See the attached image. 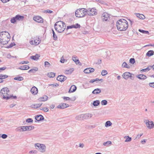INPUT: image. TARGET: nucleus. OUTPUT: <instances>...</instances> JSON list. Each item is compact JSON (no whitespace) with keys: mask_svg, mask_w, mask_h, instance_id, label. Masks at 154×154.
Returning a JSON list of instances; mask_svg holds the SVG:
<instances>
[{"mask_svg":"<svg viewBox=\"0 0 154 154\" xmlns=\"http://www.w3.org/2000/svg\"><path fill=\"white\" fill-rule=\"evenodd\" d=\"M116 27L119 30L125 31L128 27V23L124 19H120L117 22Z\"/></svg>","mask_w":154,"mask_h":154,"instance_id":"obj_1","label":"nucleus"},{"mask_svg":"<svg viewBox=\"0 0 154 154\" xmlns=\"http://www.w3.org/2000/svg\"><path fill=\"white\" fill-rule=\"evenodd\" d=\"M10 38V35L7 31L0 32V43L3 45L7 44L9 41Z\"/></svg>","mask_w":154,"mask_h":154,"instance_id":"obj_2","label":"nucleus"},{"mask_svg":"<svg viewBox=\"0 0 154 154\" xmlns=\"http://www.w3.org/2000/svg\"><path fill=\"white\" fill-rule=\"evenodd\" d=\"M66 25L65 23L61 21L57 22L54 25L55 30L58 32H63L66 29Z\"/></svg>","mask_w":154,"mask_h":154,"instance_id":"obj_3","label":"nucleus"},{"mask_svg":"<svg viewBox=\"0 0 154 154\" xmlns=\"http://www.w3.org/2000/svg\"><path fill=\"white\" fill-rule=\"evenodd\" d=\"M86 9L81 8L77 9L75 12V15L78 17H82L87 14Z\"/></svg>","mask_w":154,"mask_h":154,"instance_id":"obj_4","label":"nucleus"},{"mask_svg":"<svg viewBox=\"0 0 154 154\" xmlns=\"http://www.w3.org/2000/svg\"><path fill=\"white\" fill-rule=\"evenodd\" d=\"M9 92V90L8 88L5 87L2 88L0 91V96H3V99L8 100L10 98V97L7 96Z\"/></svg>","mask_w":154,"mask_h":154,"instance_id":"obj_5","label":"nucleus"},{"mask_svg":"<svg viewBox=\"0 0 154 154\" xmlns=\"http://www.w3.org/2000/svg\"><path fill=\"white\" fill-rule=\"evenodd\" d=\"M34 128L33 126H20L18 127L16 129V131H30Z\"/></svg>","mask_w":154,"mask_h":154,"instance_id":"obj_6","label":"nucleus"},{"mask_svg":"<svg viewBox=\"0 0 154 154\" xmlns=\"http://www.w3.org/2000/svg\"><path fill=\"white\" fill-rule=\"evenodd\" d=\"M34 146L36 149L42 152H44L46 151V146L44 144L35 143L34 145Z\"/></svg>","mask_w":154,"mask_h":154,"instance_id":"obj_7","label":"nucleus"},{"mask_svg":"<svg viewBox=\"0 0 154 154\" xmlns=\"http://www.w3.org/2000/svg\"><path fill=\"white\" fill-rule=\"evenodd\" d=\"M87 14L90 16H92L94 15H96L97 14V10L95 8H88L86 9Z\"/></svg>","mask_w":154,"mask_h":154,"instance_id":"obj_8","label":"nucleus"},{"mask_svg":"<svg viewBox=\"0 0 154 154\" xmlns=\"http://www.w3.org/2000/svg\"><path fill=\"white\" fill-rule=\"evenodd\" d=\"M132 74L129 72H125L122 75L123 77L125 79H127L129 78L132 80H134V77L132 76Z\"/></svg>","mask_w":154,"mask_h":154,"instance_id":"obj_9","label":"nucleus"},{"mask_svg":"<svg viewBox=\"0 0 154 154\" xmlns=\"http://www.w3.org/2000/svg\"><path fill=\"white\" fill-rule=\"evenodd\" d=\"M144 122L149 128L151 129L154 128V124L153 122H150L148 120H146Z\"/></svg>","mask_w":154,"mask_h":154,"instance_id":"obj_10","label":"nucleus"},{"mask_svg":"<svg viewBox=\"0 0 154 154\" xmlns=\"http://www.w3.org/2000/svg\"><path fill=\"white\" fill-rule=\"evenodd\" d=\"M33 19L34 21L38 23H42L43 22V19L40 16H35L33 17Z\"/></svg>","mask_w":154,"mask_h":154,"instance_id":"obj_11","label":"nucleus"},{"mask_svg":"<svg viewBox=\"0 0 154 154\" xmlns=\"http://www.w3.org/2000/svg\"><path fill=\"white\" fill-rule=\"evenodd\" d=\"M41 42V40H39V38H36L33 40H31L29 42L32 45H37Z\"/></svg>","mask_w":154,"mask_h":154,"instance_id":"obj_12","label":"nucleus"},{"mask_svg":"<svg viewBox=\"0 0 154 154\" xmlns=\"http://www.w3.org/2000/svg\"><path fill=\"white\" fill-rule=\"evenodd\" d=\"M66 79L67 77L63 75H59L57 78V80L61 82H64L66 80Z\"/></svg>","mask_w":154,"mask_h":154,"instance_id":"obj_13","label":"nucleus"},{"mask_svg":"<svg viewBox=\"0 0 154 154\" xmlns=\"http://www.w3.org/2000/svg\"><path fill=\"white\" fill-rule=\"evenodd\" d=\"M69 106V105L68 104L64 103H61V104L57 106V108L58 109H64L68 107Z\"/></svg>","mask_w":154,"mask_h":154,"instance_id":"obj_14","label":"nucleus"},{"mask_svg":"<svg viewBox=\"0 0 154 154\" xmlns=\"http://www.w3.org/2000/svg\"><path fill=\"white\" fill-rule=\"evenodd\" d=\"M109 18V16L107 13H104L102 14V18L103 20L106 21Z\"/></svg>","mask_w":154,"mask_h":154,"instance_id":"obj_15","label":"nucleus"},{"mask_svg":"<svg viewBox=\"0 0 154 154\" xmlns=\"http://www.w3.org/2000/svg\"><path fill=\"white\" fill-rule=\"evenodd\" d=\"M94 69L92 68H87L85 69L84 72L86 73H89L91 72H94Z\"/></svg>","mask_w":154,"mask_h":154,"instance_id":"obj_16","label":"nucleus"},{"mask_svg":"<svg viewBox=\"0 0 154 154\" xmlns=\"http://www.w3.org/2000/svg\"><path fill=\"white\" fill-rule=\"evenodd\" d=\"M30 91L32 94L35 95L37 94L38 90L36 87L34 86L31 88Z\"/></svg>","mask_w":154,"mask_h":154,"instance_id":"obj_17","label":"nucleus"},{"mask_svg":"<svg viewBox=\"0 0 154 154\" xmlns=\"http://www.w3.org/2000/svg\"><path fill=\"white\" fill-rule=\"evenodd\" d=\"M15 17L17 21H22L24 18V17L23 16L20 15L19 14L15 16Z\"/></svg>","mask_w":154,"mask_h":154,"instance_id":"obj_18","label":"nucleus"},{"mask_svg":"<svg viewBox=\"0 0 154 154\" xmlns=\"http://www.w3.org/2000/svg\"><path fill=\"white\" fill-rule=\"evenodd\" d=\"M35 119L38 121L39 122L43 120L44 119L43 116L41 115H37L35 117Z\"/></svg>","mask_w":154,"mask_h":154,"instance_id":"obj_19","label":"nucleus"},{"mask_svg":"<svg viewBox=\"0 0 154 154\" xmlns=\"http://www.w3.org/2000/svg\"><path fill=\"white\" fill-rule=\"evenodd\" d=\"M83 118L84 119H88L91 118L93 116V115L89 113H87L84 114H83Z\"/></svg>","mask_w":154,"mask_h":154,"instance_id":"obj_20","label":"nucleus"},{"mask_svg":"<svg viewBox=\"0 0 154 154\" xmlns=\"http://www.w3.org/2000/svg\"><path fill=\"white\" fill-rule=\"evenodd\" d=\"M76 87L75 85H73L71 87L69 91V93H70L74 92L76 91Z\"/></svg>","mask_w":154,"mask_h":154,"instance_id":"obj_21","label":"nucleus"},{"mask_svg":"<svg viewBox=\"0 0 154 154\" xmlns=\"http://www.w3.org/2000/svg\"><path fill=\"white\" fill-rule=\"evenodd\" d=\"M136 77L139 79L142 80H145L147 78L146 75L143 74L137 75H136Z\"/></svg>","mask_w":154,"mask_h":154,"instance_id":"obj_22","label":"nucleus"},{"mask_svg":"<svg viewBox=\"0 0 154 154\" xmlns=\"http://www.w3.org/2000/svg\"><path fill=\"white\" fill-rule=\"evenodd\" d=\"M48 97L47 96L45 95L42 97H40L38 99L39 101H45L48 100Z\"/></svg>","mask_w":154,"mask_h":154,"instance_id":"obj_23","label":"nucleus"},{"mask_svg":"<svg viewBox=\"0 0 154 154\" xmlns=\"http://www.w3.org/2000/svg\"><path fill=\"white\" fill-rule=\"evenodd\" d=\"M42 103L40 104V103H38V104H32L31 106L30 107H32V108H35L36 109L38 108L39 107H40L42 105Z\"/></svg>","mask_w":154,"mask_h":154,"instance_id":"obj_24","label":"nucleus"},{"mask_svg":"<svg viewBox=\"0 0 154 154\" xmlns=\"http://www.w3.org/2000/svg\"><path fill=\"white\" fill-rule=\"evenodd\" d=\"M29 68V66L25 65L23 66H21L20 67L18 68V69L22 70H27Z\"/></svg>","mask_w":154,"mask_h":154,"instance_id":"obj_25","label":"nucleus"},{"mask_svg":"<svg viewBox=\"0 0 154 154\" xmlns=\"http://www.w3.org/2000/svg\"><path fill=\"white\" fill-rule=\"evenodd\" d=\"M75 119L78 120H81L84 119L83 114H80L77 116L75 117Z\"/></svg>","mask_w":154,"mask_h":154,"instance_id":"obj_26","label":"nucleus"},{"mask_svg":"<svg viewBox=\"0 0 154 154\" xmlns=\"http://www.w3.org/2000/svg\"><path fill=\"white\" fill-rule=\"evenodd\" d=\"M72 59L75 62L76 64H77V63H81L80 62H79L78 59L77 58V57L76 56H73L72 57Z\"/></svg>","mask_w":154,"mask_h":154,"instance_id":"obj_27","label":"nucleus"},{"mask_svg":"<svg viewBox=\"0 0 154 154\" xmlns=\"http://www.w3.org/2000/svg\"><path fill=\"white\" fill-rule=\"evenodd\" d=\"M101 92V90L99 88L95 89L92 92V93L94 94H97Z\"/></svg>","mask_w":154,"mask_h":154,"instance_id":"obj_28","label":"nucleus"},{"mask_svg":"<svg viewBox=\"0 0 154 154\" xmlns=\"http://www.w3.org/2000/svg\"><path fill=\"white\" fill-rule=\"evenodd\" d=\"M154 51L152 50L148 51L146 54V55L148 57H150L154 54Z\"/></svg>","mask_w":154,"mask_h":154,"instance_id":"obj_29","label":"nucleus"},{"mask_svg":"<svg viewBox=\"0 0 154 154\" xmlns=\"http://www.w3.org/2000/svg\"><path fill=\"white\" fill-rule=\"evenodd\" d=\"M135 14L137 17H139L140 19H144L145 18L144 16L142 14H140L139 13H136Z\"/></svg>","mask_w":154,"mask_h":154,"instance_id":"obj_30","label":"nucleus"},{"mask_svg":"<svg viewBox=\"0 0 154 154\" xmlns=\"http://www.w3.org/2000/svg\"><path fill=\"white\" fill-rule=\"evenodd\" d=\"M40 56L38 54H36L35 56H32L31 57V58L34 60H37L39 59Z\"/></svg>","mask_w":154,"mask_h":154,"instance_id":"obj_31","label":"nucleus"},{"mask_svg":"<svg viewBox=\"0 0 154 154\" xmlns=\"http://www.w3.org/2000/svg\"><path fill=\"white\" fill-rule=\"evenodd\" d=\"M122 66L123 68H130L131 67L130 65H128L127 63L124 62L123 63Z\"/></svg>","mask_w":154,"mask_h":154,"instance_id":"obj_32","label":"nucleus"},{"mask_svg":"<svg viewBox=\"0 0 154 154\" xmlns=\"http://www.w3.org/2000/svg\"><path fill=\"white\" fill-rule=\"evenodd\" d=\"M55 73L53 72H50L48 73V76L50 78H53L55 76Z\"/></svg>","mask_w":154,"mask_h":154,"instance_id":"obj_33","label":"nucleus"},{"mask_svg":"<svg viewBox=\"0 0 154 154\" xmlns=\"http://www.w3.org/2000/svg\"><path fill=\"white\" fill-rule=\"evenodd\" d=\"M125 138H126V140L125 141V142H130L132 140L131 137H130L129 136H125L124 137Z\"/></svg>","mask_w":154,"mask_h":154,"instance_id":"obj_34","label":"nucleus"},{"mask_svg":"<svg viewBox=\"0 0 154 154\" xmlns=\"http://www.w3.org/2000/svg\"><path fill=\"white\" fill-rule=\"evenodd\" d=\"M52 32L53 34V37L54 40H56L57 39V35L55 34L54 30L52 29Z\"/></svg>","mask_w":154,"mask_h":154,"instance_id":"obj_35","label":"nucleus"},{"mask_svg":"<svg viewBox=\"0 0 154 154\" xmlns=\"http://www.w3.org/2000/svg\"><path fill=\"white\" fill-rule=\"evenodd\" d=\"M74 70L73 68H71L68 70L65 71V73L67 74H71L72 72Z\"/></svg>","mask_w":154,"mask_h":154,"instance_id":"obj_36","label":"nucleus"},{"mask_svg":"<svg viewBox=\"0 0 154 154\" xmlns=\"http://www.w3.org/2000/svg\"><path fill=\"white\" fill-rule=\"evenodd\" d=\"M100 104V102L99 100H98L94 101L93 103V105L94 106H97L99 105Z\"/></svg>","mask_w":154,"mask_h":154,"instance_id":"obj_37","label":"nucleus"},{"mask_svg":"<svg viewBox=\"0 0 154 154\" xmlns=\"http://www.w3.org/2000/svg\"><path fill=\"white\" fill-rule=\"evenodd\" d=\"M38 70V68L37 67H35V69H31L29 70L28 72V73H30L32 72V73H34L36 71H37Z\"/></svg>","mask_w":154,"mask_h":154,"instance_id":"obj_38","label":"nucleus"},{"mask_svg":"<svg viewBox=\"0 0 154 154\" xmlns=\"http://www.w3.org/2000/svg\"><path fill=\"white\" fill-rule=\"evenodd\" d=\"M112 125V123L109 121H107L105 124V127H107L111 126Z\"/></svg>","mask_w":154,"mask_h":154,"instance_id":"obj_39","label":"nucleus"},{"mask_svg":"<svg viewBox=\"0 0 154 154\" xmlns=\"http://www.w3.org/2000/svg\"><path fill=\"white\" fill-rule=\"evenodd\" d=\"M15 80H18V81H22L23 80V78L22 77L20 76L17 77H15L14 78Z\"/></svg>","mask_w":154,"mask_h":154,"instance_id":"obj_40","label":"nucleus"},{"mask_svg":"<svg viewBox=\"0 0 154 154\" xmlns=\"http://www.w3.org/2000/svg\"><path fill=\"white\" fill-rule=\"evenodd\" d=\"M112 144V142L111 141H108L106 142L103 143V144L104 146H108L110 144Z\"/></svg>","mask_w":154,"mask_h":154,"instance_id":"obj_41","label":"nucleus"},{"mask_svg":"<svg viewBox=\"0 0 154 154\" xmlns=\"http://www.w3.org/2000/svg\"><path fill=\"white\" fill-rule=\"evenodd\" d=\"M44 66L45 67H49L51 66V64L48 61H45L44 63Z\"/></svg>","mask_w":154,"mask_h":154,"instance_id":"obj_42","label":"nucleus"},{"mask_svg":"<svg viewBox=\"0 0 154 154\" xmlns=\"http://www.w3.org/2000/svg\"><path fill=\"white\" fill-rule=\"evenodd\" d=\"M10 21L11 23H15L17 21L15 17L11 18Z\"/></svg>","mask_w":154,"mask_h":154,"instance_id":"obj_43","label":"nucleus"},{"mask_svg":"<svg viewBox=\"0 0 154 154\" xmlns=\"http://www.w3.org/2000/svg\"><path fill=\"white\" fill-rule=\"evenodd\" d=\"M8 77V76L6 75H2L1 74V79H5L7 78Z\"/></svg>","mask_w":154,"mask_h":154,"instance_id":"obj_44","label":"nucleus"},{"mask_svg":"<svg viewBox=\"0 0 154 154\" xmlns=\"http://www.w3.org/2000/svg\"><path fill=\"white\" fill-rule=\"evenodd\" d=\"M139 31L141 32H142L143 33H144V34H149V32L148 31H145V30H141V29H139Z\"/></svg>","mask_w":154,"mask_h":154,"instance_id":"obj_45","label":"nucleus"},{"mask_svg":"<svg viewBox=\"0 0 154 154\" xmlns=\"http://www.w3.org/2000/svg\"><path fill=\"white\" fill-rule=\"evenodd\" d=\"M108 73L107 72L106 70H102L101 72V75L103 76H105Z\"/></svg>","mask_w":154,"mask_h":154,"instance_id":"obj_46","label":"nucleus"},{"mask_svg":"<svg viewBox=\"0 0 154 154\" xmlns=\"http://www.w3.org/2000/svg\"><path fill=\"white\" fill-rule=\"evenodd\" d=\"M107 102L106 100H103L101 101V104L102 105H105L107 104Z\"/></svg>","mask_w":154,"mask_h":154,"instance_id":"obj_47","label":"nucleus"},{"mask_svg":"<svg viewBox=\"0 0 154 154\" xmlns=\"http://www.w3.org/2000/svg\"><path fill=\"white\" fill-rule=\"evenodd\" d=\"M73 25V28H80V26L79 24L78 23H76L75 25Z\"/></svg>","mask_w":154,"mask_h":154,"instance_id":"obj_48","label":"nucleus"},{"mask_svg":"<svg viewBox=\"0 0 154 154\" xmlns=\"http://www.w3.org/2000/svg\"><path fill=\"white\" fill-rule=\"evenodd\" d=\"M53 11L49 10V9H47V10H44L43 11V12L44 13H53Z\"/></svg>","mask_w":154,"mask_h":154,"instance_id":"obj_49","label":"nucleus"},{"mask_svg":"<svg viewBox=\"0 0 154 154\" xmlns=\"http://www.w3.org/2000/svg\"><path fill=\"white\" fill-rule=\"evenodd\" d=\"M129 62L131 64H134L135 62V59L134 58H131L129 60Z\"/></svg>","mask_w":154,"mask_h":154,"instance_id":"obj_50","label":"nucleus"},{"mask_svg":"<svg viewBox=\"0 0 154 154\" xmlns=\"http://www.w3.org/2000/svg\"><path fill=\"white\" fill-rule=\"evenodd\" d=\"M40 110H43L45 112H47L48 111V109L47 107L42 108L40 109Z\"/></svg>","mask_w":154,"mask_h":154,"instance_id":"obj_51","label":"nucleus"},{"mask_svg":"<svg viewBox=\"0 0 154 154\" xmlns=\"http://www.w3.org/2000/svg\"><path fill=\"white\" fill-rule=\"evenodd\" d=\"M26 122L28 123H31L33 122V120L31 118H28L26 119Z\"/></svg>","mask_w":154,"mask_h":154,"instance_id":"obj_52","label":"nucleus"},{"mask_svg":"<svg viewBox=\"0 0 154 154\" xmlns=\"http://www.w3.org/2000/svg\"><path fill=\"white\" fill-rule=\"evenodd\" d=\"M67 60L63 58V56L61 59L60 62L61 63H64L65 62H66Z\"/></svg>","mask_w":154,"mask_h":154,"instance_id":"obj_53","label":"nucleus"},{"mask_svg":"<svg viewBox=\"0 0 154 154\" xmlns=\"http://www.w3.org/2000/svg\"><path fill=\"white\" fill-rule=\"evenodd\" d=\"M143 135V133L142 134H138L135 137V139H139Z\"/></svg>","mask_w":154,"mask_h":154,"instance_id":"obj_54","label":"nucleus"},{"mask_svg":"<svg viewBox=\"0 0 154 154\" xmlns=\"http://www.w3.org/2000/svg\"><path fill=\"white\" fill-rule=\"evenodd\" d=\"M37 153V151L35 150H32L29 152V153L36 154Z\"/></svg>","mask_w":154,"mask_h":154,"instance_id":"obj_55","label":"nucleus"},{"mask_svg":"<svg viewBox=\"0 0 154 154\" xmlns=\"http://www.w3.org/2000/svg\"><path fill=\"white\" fill-rule=\"evenodd\" d=\"M62 98L64 100H71V99L68 97H63Z\"/></svg>","mask_w":154,"mask_h":154,"instance_id":"obj_56","label":"nucleus"},{"mask_svg":"<svg viewBox=\"0 0 154 154\" xmlns=\"http://www.w3.org/2000/svg\"><path fill=\"white\" fill-rule=\"evenodd\" d=\"M15 45V44L14 43H11L10 45L9 46H8L7 47V48H11V47H13L14 45Z\"/></svg>","mask_w":154,"mask_h":154,"instance_id":"obj_57","label":"nucleus"},{"mask_svg":"<svg viewBox=\"0 0 154 154\" xmlns=\"http://www.w3.org/2000/svg\"><path fill=\"white\" fill-rule=\"evenodd\" d=\"M8 137V136L7 134H3L1 136V137L3 139H5L6 138Z\"/></svg>","mask_w":154,"mask_h":154,"instance_id":"obj_58","label":"nucleus"},{"mask_svg":"<svg viewBox=\"0 0 154 154\" xmlns=\"http://www.w3.org/2000/svg\"><path fill=\"white\" fill-rule=\"evenodd\" d=\"M72 28H73V25H72L71 26H68L67 27V28L66 29V30L67 31L68 29H72Z\"/></svg>","mask_w":154,"mask_h":154,"instance_id":"obj_59","label":"nucleus"},{"mask_svg":"<svg viewBox=\"0 0 154 154\" xmlns=\"http://www.w3.org/2000/svg\"><path fill=\"white\" fill-rule=\"evenodd\" d=\"M149 85L152 88H154V82H151L149 83Z\"/></svg>","mask_w":154,"mask_h":154,"instance_id":"obj_60","label":"nucleus"},{"mask_svg":"<svg viewBox=\"0 0 154 154\" xmlns=\"http://www.w3.org/2000/svg\"><path fill=\"white\" fill-rule=\"evenodd\" d=\"M146 69L147 71L148 72L152 69L151 66H148Z\"/></svg>","mask_w":154,"mask_h":154,"instance_id":"obj_61","label":"nucleus"},{"mask_svg":"<svg viewBox=\"0 0 154 154\" xmlns=\"http://www.w3.org/2000/svg\"><path fill=\"white\" fill-rule=\"evenodd\" d=\"M6 68V67H3L1 68H0V72H1L2 71L4 70H5Z\"/></svg>","mask_w":154,"mask_h":154,"instance_id":"obj_62","label":"nucleus"},{"mask_svg":"<svg viewBox=\"0 0 154 154\" xmlns=\"http://www.w3.org/2000/svg\"><path fill=\"white\" fill-rule=\"evenodd\" d=\"M147 72L146 68L142 69L140 71V72L141 73H142L143 72Z\"/></svg>","mask_w":154,"mask_h":154,"instance_id":"obj_63","label":"nucleus"},{"mask_svg":"<svg viewBox=\"0 0 154 154\" xmlns=\"http://www.w3.org/2000/svg\"><path fill=\"white\" fill-rule=\"evenodd\" d=\"M79 146L80 147H82V148H83V147L84 146V144L83 143H79Z\"/></svg>","mask_w":154,"mask_h":154,"instance_id":"obj_64","label":"nucleus"}]
</instances>
